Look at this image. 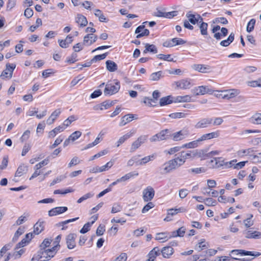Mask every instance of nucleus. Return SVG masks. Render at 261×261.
Wrapping results in <instances>:
<instances>
[{"instance_id":"obj_1","label":"nucleus","mask_w":261,"mask_h":261,"mask_svg":"<svg viewBox=\"0 0 261 261\" xmlns=\"http://www.w3.org/2000/svg\"><path fill=\"white\" fill-rule=\"evenodd\" d=\"M57 252V246H54L50 249H40L37 252V258L38 259L45 258L49 260L53 257Z\"/></svg>"},{"instance_id":"obj_2","label":"nucleus","mask_w":261,"mask_h":261,"mask_svg":"<svg viewBox=\"0 0 261 261\" xmlns=\"http://www.w3.org/2000/svg\"><path fill=\"white\" fill-rule=\"evenodd\" d=\"M120 88V83L116 81L114 83H108L106 85L104 94L106 95H112L117 93Z\"/></svg>"},{"instance_id":"obj_3","label":"nucleus","mask_w":261,"mask_h":261,"mask_svg":"<svg viewBox=\"0 0 261 261\" xmlns=\"http://www.w3.org/2000/svg\"><path fill=\"white\" fill-rule=\"evenodd\" d=\"M156 12L153 14V16H176L177 15H183L184 13H181V11L176 10L171 12H166V9L164 8H156Z\"/></svg>"},{"instance_id":"obj_4","label":"nucleus","mask_w":261,"mask_h":261,"mask_svg":"<svg viewBox=\"0 0 261 261\" xmlns=\"http://www.w3.org/2000/svg\"><path fill=\"white\" fill-rule=\"evenodd\" d=\"M172 160H169L165 162L160 168L161 173L162 174H166L170 173L172 171L175 170L176 168L175 165L176 164L174 163Z\"/></svg>"},{"instance_id":"obj_5","label":"nucleus","mask_w":261,"mask_h":261,"mask_svg":"<svg viewBox=\"0 0 261 261\" xmlns=\"http://www.w3.org/2000/svg\"><path fill=\"white\" fill-rule=\"evenodd\" d=\"M190 134L189 130L188 128H184L180 130L175 132L172 135V139L174 141H180L187 138Z\"/></svg>"},{"instance_id":"obj_6","label":"nucleus","mask_w":261,"mask_h":261,"mask_svg":"<svg viewBox=\"0 0 261 261\" xmlns=\"http://www.w3.org/2000/svg\"><path fill=\"white\" fill-rule=\"evenodd\" d=\"M147 138V135H142L138 137V139L136 141L133 142V143L132 144L130 149V152H133L136 149L139 148L142 144L146 142Z\"/></svg>"},{"instance_id":"obj_7","label":"nucleus","mask_w":261,"mask_h":261,"mask_svg":"<svg viewBox=\"0 0 261 261\" xmlns=\"http://www.w3.org/2000/svg\"><path fill=\"white\" fill-rule=\"evenodd\" d=\"M169 130L165 129L161 130L160 133L153 135L150 138L151 142H156L166 140L168 138Z\"/></svg>"},{"instance_id":"obj_8","label":"nucleus","mask_w":261,"mask_h":261,"mask_svg":"<svg viewBox=\"0 0 261 261\" xmlns=\"http://www.w3.org/2000/svg\"><path fill=\"white\" fill-rule=\"evenodd\" d=\"M192 69L203 73H210L212 71V67L208 65L195 64L191 66Z\"/></svg>"},{"instance_id":"obj_9","label":"nucleus","mask_w":261,"mask_h":261,"mask_svg":"<svg viewBox=\"0 0 261 261\" xmlns=\"http://www.w3.org/2000/svg\"><path fill=\"white\" fill-rule=\"evenodd\" d=\"M154 190L151 186H148L143 191V198L145 201L151 200L154 196Z\"/></svg>"},{"instance_id":"obj_10","label":"nucleus","mask_w":261,"mask_h":261,"mask_svg":"<svg viewBox=\"0 0 261 261\" xmlns=\"http://www.w3.org/2000/svg\"><path fill=\"white\" fill-rule=\"evenodd\" d=\"M193 93L195 95H204L206 93L212 94L213 90L207 86H201L195 87L192 90Z\"/></svg>"},{"instance_id":"obj_11","label":"nucleus","mask_w":261,"mask_h":261,"mask_svg":"<svg viewBox=\"0 0 261 261\" xmlns=\"http://www.w3.org/2000/svg\"><path fill=\"white\" fill-rule=\"evenodd\" d=\"M223 92L221 98L227 100L235 97L239 94V91L235 89L223 90Z\"/></svg>"},{"instance_id":"obj_12","label":"nucleus","mask_w":261,"mask_h":261,"mask_svg":"<svg viewBox=\"0 0 261 261\" xmlns=\"http://www.w3.org/2000/svg\"><path fill=\"white\" fill-rule=\"evenodd\" d=\"M212 118H202L195 125V127L197 129L206 128L212 123Z\"/></svg>"},{"instance_id":"obj_13","label":"nucleus","mask_w":261,"mask_h":261,"mask_svg":"<svg viewBox=\"0 0 261 261\" xmlns=\"http://www.w3.org/2000/svg\"><path fill=\"white\" fill-rule=\"evenodd\" d=\"M16 65L14 64H7L6 69L2 72L1 77L2 78L3 77H9L10 79L11 78L12 76L13 71Z\"/></svg>"},{"instance_id":"obj_14","label":"nucleus","mask_w":261,"mask_h":261,"mask_svg":"<svg viewBox=\"0 0 261 261\" xmlns=\"http://www.w3.org/2000/svg\"><path fill=\"white\" fill-rule=\"evenodd\" d=\"M174 84L176 85L177 88L181 89H189L191 87V82L188 79H182L175 82Z\"/></svg>"},{"instance_id":"obj_15","label":"nucleus","mask_w":261,"mask_h":261,"mask_svg":"<svg viewBox=\"0 0 261 261\" xmlns=\"http://www.w3.org/2000/svg\"><path fill=\"white\" fill-rule=\"evenodd\" d=\"M76 234L74 233H70L66 238V243L67 247L69 249H72L75 246Z\"/></svg>"},{"instance_id":"obj_16","label":"nucleus","mask_w":261,"mask_h":261,"mask_svg":"<svg viewBox=\"0 0 261 261\" xmlns=\"http://www.w3.org/2000/svg\"><path fill=\"white\" fill-rule=\"evenodd\" d=\"M68 210L66 206H60L53 208L48 211V215L50 217L56 216L62 214Z\"/></svg>"},{"instance_id":"obj_17","label":"nucleus","mask_w":261,"mask_h":261,"mask_svg":"<svg viewBox=\"0 0 261 261\" xmlns=\"http://www.w3.org/2000/svg\"><path fill=\"white\" fill-rule=\"evenodd\" d=\"M145 26L144 25H140L137 28L135 31V33L138 34L136 37L139 38L143 36H148L149 34V31L148 30L144 29Z\"/></svg>"},{"instance_id":"obj_18","label":"nucleus","mask_w":261,"mask_h":261,"mask_svg":"<svg viewBox=\"0 0 261 261\" xmlns=\"http://www.w3.org/2000/svg\"><path fill=\"white\" fill-rule=\"evenodd\" d=\"M97 37L96 35L93 34H88L84 38L83 44L87 45H91L97 40Z\"/></svg>"},{"instance_id":"obj_19","label":"nucleus","mask_w":261,"mask_h":261,"mask_svg":"<svg viewBox=\"0 0 261 261\" xmlns=\"http://www.w3.org/2000/svg\"><path fill=\"white\" fill-rule=\"evenodd\" d=\"M220 133L219 131H216L207 134H204L200 137V140L203 141L207 140H210L214 138L219 137Z\"/></svg>"},{"instance_id":"obj_20","label":"nucleus","mask_w":261,"mask_h":261,"mask_svg":"<svg viewBox=\"0 0 261 261\" xmlns=\"http://www.w3.org/2000/svg\"><path fill=\"white\" fill-rule=\"evenodd\" d=\"M234 252H239L240 254L242 255H251L254 256H258L261 254V253L258 252H254L241 249L233 250L231 251V254H233Z\"/></svg>"},{"instance_id":"obj_21","label":"nucleus","mask_w":261,"mask_h":261,"mask_svg":"<svg viewBox=\"0 0 261 261\" xmlns=\"http://www.w3.org/2000/svg\"><path fill=\"white\" fill-rule=\"evenodd\" d=\"M155 157L156 155L155 154H152L151 155L145 156L140 160H139L138 159L137 161V166L144 165L148 163L149 161L153 160Z\"/></svg>"},{"instance_id":"obj_22","label":"nucleus","mask_w":261,"mask_h":261,"mask_svg":"<svg viewBox=\"0 0 261 261\" xmlns=\"http://www.w3.org/2000/svg\"><path fill=\"white\" fill-rule=\"evenodd\" d=\"M134 118V116L133 114H128L123 116L119 123V126H123L126 124L127 123L132 121Z\"/></svg>"},{"instance_id":"obj_23","label":"nucleus","mask_w":261,"mask_h":261,"mask_svg":"<svg viewBox=\"0 0 261 261\" xmlns=\"http://www.w3.org/2000/svg\"><path fill=\"white\" fill-rule=\"evenodd\" d=\"M44 222L39 220L34 226V233L39 234L44 229Z\"/></svg>"},{"instance_id":"obj_24","label":"nucleus","mask_w":261,"mask_h":261,"mask_svg":"<svg viewBox=\"0 0 261 261\" xmlns=\"http://www.w3.org/2000/svg\"><path fill=\"white\" fill-rule=\"evenodd\" d=\"M201 142V141L200 140V138H199L196 140L184 144L182 146V147L187 148H194L198 147Z\"/></svg>"},{"instance_id":"obj_25","label":"nucleus","mask_w":261,"mask_h":261,"mask_svg":"<svg viewBox=\"0 0 261 261\" xmlns=\"http://www.w3.org/2000/svg\"><path fill=\"white\" fill-rule=\"evenodd\" d=\"M207 243L206 242L204 239H201L200 240V242H198L195 247V249L200 252L201 250L207 248Z\"/></svg>"},{"instance_id":"obj_26","label":"nucleus","mask_w":261,"mask_h":261,"mask_svg":"<svg viewBox=\"0 0 261 261\" xmlns=\"http://www.w3.org/2000/svg\"><path fill=\"white\" fill-rule=\"evenodd\" d=\"M173 253V249L170 246L165 247L162 250V254L165 258H169Z\"/></svg>"},{"instance_id":"obj_27","label":"nucleus","mask_w":261,"mask_h":261,"mask_svg":"<svg viewBox=\"0 0 261 261\" xmlns=\"http://www.w3.org/2000/svg\"><path fill=\"white\" fill-rule=\"evenodd\" d=\"M173 102H185L190 101L191 97L189 95L177 96L173 97Z\"/></svg>"},{"instance_id":"obj_28","label":"nucleus","mask_w":261,"mask_h":261,"mask_svg":"<svg viewBox=\"0 0 261 261\" xmlns=\"http://www.w3.org/2000/svg\"><path fill=\"white\" fill-rule=\"evenodd\" d=\"M28 171V167L22 165L18 167L17 168V170H16L15 174V177H20L23 174L27 173Z\"/></svg>"},{"instance_id":"obj_29","label":"nucleus","mask_w":261,"mask_h":261,"mask_svg":"<svg viewBox=\"0 0 261 261\" xmlns=\"http://www.w3.org/2000/svg\"><path fill=\"white\" fill-rule=\"evenodd\" d=\"M106 64L107 69L109 71L114 72L117 70V65L114 61L108 60Z\"/></svg>"},{"instance_id":"obj_30","label":"nucleus","mask_w":261,"mask_h":261,"mask_svg":"<svg viewBox=\"0 0 261 261\" xmlns=\"http://www.w3.org/2000/svg\"><path fill=\"white\" fill-rule=\"evenodd\" d=\"M173 102V97L171 96H167L161 98L160 100V105L164 106Z\"/></svg>"},{"instance_id":"obj_31","label":"nucleus","mask_w":261,"mask_h":261,"mask_svg":"<svg viewBox=\"0 0 261 261\" xmlns=\"http://www.w3.org/2000/svg\"><path fill=\"white\" fill-rule=\"evenodd\" d=\"M160 254V252L159 248L158 247H154L149 252L148 256V257L152 259V261H154L156 256H158Z\"/></svg>"},{"instance_id":"obj_32","label":"nucleus","mask_w":261,"mask_h":261,"mask_svg":"<svg viewBox=\"0 0 261 261\" xmlns=\"http://www.w3.org/2000/svg\"><path fill=\"white\" fill-rule=\"evenodd\" d=\"M250 122L255 124H261V113H255L250 118Z\"/></svg>"},{"instance_id":"obj_33","label":"nucleus","mask_w":261,"mask_h":261,"mask_svg":"<svg viewBox=\"0 0 261 261\" xmlns=\"http://www.w3.org/2000/svg\"><path fill=\"white\" fill-rule=\"evenodd\" d=\"M163 76V72L162 71H159L151 73L150 75V80L152 81H158Z\"/></svg>"},{"instance_id":"obj_34","label":"nucleus","mask_w":261,"mask_h":261,"mask_svg":"<svg viewBox=\"0 0 261 261\" xmlns=\"http://www.w3.org/2000/svg\"><path fill=\"white\" fill-rule=\"evenodd\" d=\"M234 35L231 33L226 40L220 42V44L222 46H228L234 40Z\"/></svg>"},{"instance_id":"obj_35","label":"nucleus","mask_w":261,"mask_h":261,"mask_svg":"<svg viewBox=\"0 0 261 261\" xmlns=\"http://www.w3.org/2000/svg\"><path fill=\"white\" fill-rule=\"evenodd\" d=\"M147 52H150L153 54H156L158 53V49L154 45L146 43L145 44V49L144 50L143 53H146Z\"/></svg>"},{"instance_id":"obj_36","label":"nucleus","mask_w":261,"mask_h":261,"mask_svg":"<svg viewBox=\"0 0 261 261\" xmlns=\"http://www.w3.org/2000/svg\"><path fill=\"white\" fill-rule=\"evenodd\" d=\"M179 154L181 155V157L184 158L185 161L187 159L193 158L196 155L194 151L191 150L188 151L187 152L182 151H181Z\"/></svg>"},{"instance_id":"obj_37","label":"nucleus","mask_w":261,"mask_h":261,"mask_svg":"<svg viewBox=\"0 0 261 261\" xmlns=\"http://www.w3.org/2000/svg\"><path fill=\"white\" fill-rule=\"evenodd\" d=\"M172 160L175 162L174 163H175V164H176V165H175L176 168H178V167L184 165L186 162L184 158L181 157V155L179 154V153H178V156Z\"/></svg>"},{"instance_id":"obj_38","label":"nucleus","mask_w":261,"mask_h":261,"mask_svg":"<svg viewBox=\"0 0 261 261\" xmlns=\"http://www.w3.org/2000/svg\"><path fill=\"white\" fill-rule=\"evenodd\" d=\"M169 239L167 232L158 233L156 235L155 240L164 242Z\"/></svg>"},{"instance_id":"obj_39","label":"nucleus","mask_w":261,"mask_h":261,"mask_svg":"<svg viewBox=\"0 0 261 261\" xmlns=\"http://www.w3.org/2000/svg\"><path fill=\"white\" fill-rule=\"evenodd\" d=\"M199 29L200 33L202 35L205 36L207 35V27L208 24L206 22H204L202 21L200 23Z\"/></svg>"},{"instance_id":"obj_40","label":"nucleus","mask_w":261,"mask_h":261,"mask_svg":"<svg viewBox=\"0 0 261 261\" xmlns=\"http://www.w3.org/2000/svg\"><path fill=\"white\" fill-rule=\"evenodd\" d=\"M130 137H131V135L129 134L128 133L121 137L116 143V146L117 147H119L121 144L123 143L126 140H127L128 139H129Z\"/></svg>"},{"instance_id":"obj_41","label":"nucleus","mask_w":261,"mask_h":261,"mask_svg":"<svg viewBox=\"0 0 261 261\" xmlns=\"http://www.w3.org/2000/svg\"><path fill=\"white\" fill-rule=\"evenodd\" d=\"M188 173L192 174H199L202 172H204L205 170L203 168H191L187 170Z\"/></svg>"},{"instance_id":"obj_42","label":"nucleus","mask_w":261,"mask_h":261,"mask_svg":"<svg viewBox=\"0 0 261 261\" xmlns=\"http://www.w3.org/2000/svg\"><path fill=\"white\" fill-rule=\"evenodd\" d=\"M173 46L178 45H183L186 41L181 38H174L170 40Z\"/></svg>"},{"instance_id":"obj_43","label":"nucleus","mask_w":261,"mask_h":261,"mask_svg":"<svg viewBox=\"0 0 261 261\" xmlns=\"http://www.w3.org/2000/svg\"><path fill=\"white\" fill-rule=\"evenodd\" d=\"M75 21L81 27H85L88 23L86 17H77Z\"/></svg>"},{"instance_id":"obj_44","label":"nucleus","mask_w":261,"mask_h":261,"mask_svg":"<svg viewBox=\"0 0 261 261\" xmlns=\"http://www.w3.org/2000/svg\"><path fill=\"white\" fill-rule=\"evenodd\" d=\"M51 241V239H45L40 245V249H47L46 248L50 246Z\"/></svg>"},{"instance_id":"obj_45","label":"nucleus","mask_w":261,"mask_h":261,"mask_svg":"<svg viewBox=\"0 0 261 261\" xmlns=\"http://www.w3.org/2000/svg\"><path fill=\"white\" fill-rule=\"evenodd\" d=\"M247 238H258L261 237V232L255 231L253 232H250L248 231L246 236Z\"/></svg>"},{"instance_id":"obj_46","label":"nucleus","mask_w":261,"mask_h":261,"mask_svg":"<svg viewBox=\"0 0 261 261\" xmlns=\"http://www.w3.org/2000/svg\"><path fill=\"white\" fill-rule=\"evenodd\" d=\"M76 119L74 116L71 115L66 119L63 122V125L65 128Z\"/></svg>"},{"instance_id":"obj_47","label":"nucleus","mask_w":261,"mask_h":261,"mask_svg":"<svg viewBox=\"0 0 261 261\" xmlns=\"http://www.w3.org/2000/svg\"><path fill=\"white\" fill-rule=\"evenodd\" d=\"M255 20L254 19H251L247 24L246 30L248 33L251 32L253 29L255 24Z\"/></svg>"},{"instance_id":"obj_48","label":"nucleus","mask_w":261,"mask_h":261,"mask_svg":"<svg viewBox=\"0 0 261 261\" xmlns=\"http://www.w3.org/2000/svg\"><path fill=\"white\" fill-rule=\"evenodd\" d=\"M24 232L23 229L19 227L15 232L14 237L12 238V242H15L17 241L19 237Z\"/></svg>"},{"instance_id":"obj_49","label":"nucleus","mask_w":261,"mask_h":261,"mask_svg":"<svg viewBox=\"0 0 261 261\" xmlns=\"http://www.w3.org/2000/svg\"><path fill=\"white\" fill-rule=\"evenodd\" d=\"M169 116L173 119L181 118L186 117V114L182 112H176L170 114Z\"/></svg>"},{"instance_id":"obj_50","label":"nucleus","mask_w":261,"mask_h":261,"mask_svg":"<svg viewBox=\"0 0 261 261\" xmlns=\"http://www.w3.org/2000/svg\"><path fill=\"white\" fill-rule=\"evenodd\" d=\"M82 135V133L80 131H75L72 133L69 137V139H71L72 141H74L80 138Z\"/></svg>"},{"instance_id":"obj_51","label":"nucleus","mask_w":261,"mask_h":261,"mask_svg":"<svg viewBox=\"0 0 261 261\" xmlns=\"http://www.w3.org/2000/svg\"><path fill=\"white\" fill-rule=\"evenodd\" d=\"M140 156V155H135L133 156L130 160H129L127 162V166H132L134 165L135 163L137 165V161L138 158Z\"/></svg>"},{"instance_id":"obj_52","label":"nucleus","mask_w":261,"mask_h":261,"mask_svg":"<svg viewBox=\"0 0 261 261\" xmlns=\"http://www.w3.org/2000/svg\"><path fill=\"white\" fill-rule=\"evenodd\" d=\"M108 152V150L107 149L103 150L95 154L94 155L92 156L91 159L89 160V161H92L95 159L98 158L101 156H103L104 155H106Z\"/></svg>"},{"instance_id":"obj_53","label":"nucleus","mask_w":261,"mask_h":261,"mask_svg":"<svg viewBox=\"0 0 261 261\" xmlns=\"http://www.w3.org/2000/svg\"><path fill=\"white\" fill-rule=\"evenodd\" d=\"M143 102L147 106H154L155 101V100H153L152 98L145 97L144 98Z\"/></svg>"},{"instance_id":"obj_54","label":"nucleus","mask_w":261,"mask_h":261,"mask_svg":"<svg viewBox=\"0 0 261 261\" xmlns=\"http://www.w3.org/2000/svg\"><path fill=\"white\" fill-rule=\"evenodd\" d=\"M215 162V165L217 167H221L225 165L224 161L221 158H216L214 160H212V162Z\"/></svg>"},{"instance_id":"obj_55","label":"nucleus","mask_w":261,"mask_h":261,"mask_svg":"<svg viewBox=\"0 0 261 261\" xmlns=\"http://www.w3.org/2000/svg\"><path fill=\"white\" fill-rule=\"evenodd\" d=\"M108 53H105L101 55H96L91 60V62H96L97 61H100L105 59Z\"/></svg>"},{"instance_id":"obj_56","label":"nucleus","mask_w":261,"mask_h":261,"mask_svg":"<svg viewBox=\"0 0 261 261\" xmlns=\"http://www.w3.org/2000/svg\"><path fill=\"white\" fill-rule=\"evenodd\" d=\"M204 201H205V204L207 206H215L217 204V201L215 200H214L212 198H207L204 199Z\"/></svg>"},{"instance_id":"obj_57","label":"nucleus","mask_w":261,"mask_h":261,"mask_svg":"<svg viewBox=\"0 0 261 261\" xmlns=\"http://www.w3.org/2000/svg\"><path fill=\"white\" fill-rule=\"evenodd\" d=\"M248 85L253 87H261V77L256 81L249 82L248 83Z\"/></svg>"},{"instance_id":"obj_58","label":"nucleus","mask_w":261,"mask_h":261,"mask_svg":"<svg viewBox=\"0 0 261 261\" xmlns=\"http://www.w3.org/2000/svg\"><path fill=\"white\" fill-rule=\"evenodd\" d=\"M170 55H164V54H159L157 55V58L161 59L164 60L165 61H172L173 59L170 58Z\"/></svg>"},{"instance_id":"obj_59","label":"nucleus","mask_w":261,"mask_h":261,"mask_svg":"<svg viewBox=\"0 0 261 261\" xmlns=\"http://www.w3.org/2000/svg\"><path fill=\"white\" fill-rule=\"evenodd\" d=\"M122 210V206L117 204L114 203L112 206L111 213L113 214L120 212Z\"/></svg>"},{"instance_id":"obj_60","label":"nucleus","mask_w":261,"mask_h":261,"mask_svg":"<svg viewBox=\"0 0 261 261\" xmlns=\"http://www.w3.org/2000/svg\"><path fill=\"white\" fill-rule=\"evenodd\" d=\"M80 162H81V161L79 159V158L77 156H74L71 159V160L68 164V167L70 168L73 166H75V165L79 164Z\"/></svg>"},{"instance_id":"obj_61","label":"nucleus","mask_w":261,"mask_h":261,"mask_svg":"<svg viewBox=\"0 0 261 261\" xmlns=\"http://www.w3.org/2000/svg\"><path fill=\"white\" fill-rule=\"evenodd\" d=\"M48 162H49V160L48 159H45L44 160H43L42 161L39 163L38 164H36L35 166V169H39L42 167L47 165Z\"/></svg>"},{"instance_id":"obj_62","label":"nucleus","mask_w":261,"mask_h":261,"mask_svg":"<svg viewBox=\"0 0 261 261\" xmlns=\"http://www.w3.org/2000/svg\"><path fill=\"white\" fill-rule=\"evenodd\" d=\"M8 158L7 156H5L3 158L2 164L0 165V171L6 168L8 166Z\"/></svg>"},{"instance_id":"obj_63","label":"nucleus","mask_w":261,"mask_h":261,"mask_svg":"<svg viewBox=\"0 0 261 261\" xmlns=\"http://www.w3.org/2000/svg\"><path fill=\"white\" fill-rule=\"evenodd\" d=\"M91 226V224L90 222H87L83 227V228L80 230V232L81 233H85L88 232L90 230V228Z\"/></svg>"},{"instance_id":"obj_64","label":"nucleus","mask_w":261,"mask_h":261,"mask_svg":"<svg viewBox=\"0 0 261 261\" xmlns=\"http://www.w3.org/2000/svg\"><path fill=\"white\" fill-rule=\"evenodd\" d=\"M127 258L126 253H121L114 261H126Z\"/></svg>"}]
</instances>
